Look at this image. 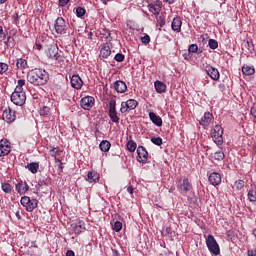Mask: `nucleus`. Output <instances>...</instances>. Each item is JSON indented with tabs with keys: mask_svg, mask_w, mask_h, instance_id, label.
<instances>
[{
	"mask_svg": "<svg viewBox=\"0 0 256 256\" xmlns=\"http://www.w3.org/2000/svg\"><path fill=\"white\" fill-rule=\"evenodd\" d=\"M27 81L35 86L47 85V81H49V73L44 69L35 68L27 74Z\"/></svg>",
	"mask_w": 256,
	"mask_h": 256,
	"instance_id": "nucleus-1",
	"label": "nucleus"
},
{
	"mask_svg": "<svg viewBox=\"0 0 256 256\" xmlns=\"http://www.w3.org/2000/svg\"><path fill=\"white\" fill-rule=\"evenodd\" d=\"M206 246L208 247V250L212 255H220L221 254V248H219V243H217V240H215V237L211 234H209L206 238Z\"/></svg>",
	"mask_w": 256,
	"mask_h": 256,
	"instance_id": "nucleus-2",
	"label": "nucleus"
},
{
	"mask_svg": "<svg viewBox=\"0 0 256 256\" xmlns=\"http://www.w3.org/2000/svg\"><path fill=\"white\" fill-rule=\"evenodd\" d=\"M109 110L108 115L112 123H119V115L117 114V101L112 99L108 104Z\"/></svg>",
	"mask_w": 256,
	"mask_h": 256,
	"instance_id": "nucleus-3",
	"label": "nucleus"
},
{
	"mask_svg": "<svg viewBox=\"0 0 256 256\" xmlns=\"http://www.w3.org/2000/svg\"><path fill=\"white\" fill-rule=\"evenodd\" d=\"M54 29L58 35H65V33H67V29H69V24L65 22L63 17H58L55 20Z\"/></svg>",
	"mask_w": 256,
	"mask_h": 256,
	"instance_id": "nucleus-4",
	"label": "nucleus"
},
{
	"mask_svg": "<svg viewBox=\"0 0 256 256\" xmlns=\"http://www.w3.org/2000/svg\"><path fill=\"white\" fill-rule=\"evenodd\" d=\"M212 139L216 145H223V127H221V125L214 126Z\"/></svg>",
	"mask_w": 256,
	"mask_h": 256,
	"instance_id": "nucleus-5",
	"label": "nucleus"
},
{
	"mask_svg": "<svg viewBox=\"0 0 256 256\" xmlns=\"http://www.w3.org/2000/svg\"><path fill=\"white\" fill-rule=\"evenodd\" d=\"M80 105L85 111H91L93 105H95V98L92 96L83 97L80 101Z\"/></svg>",
	"mask_w": 256,
	"mask_h": 256,
	"instance_id": "nucleus-6",
	"label": "nucleus"
},
{
	"mask_svg": "<svg viewBox=\"0 0 256 256\" xmlns=\"http://www.w3.org/2000/svg\"><path fill=\"white\" fill-rule=\"evenodd\" d=\"M11 101L12 103H14V105H18L19 107H21L25 105V101H27V95L25 93H21V94L12 93Z\"/></svg>",
	"mask_w": 256,
	"mask_h": 256,
	"instance_id": "nucleus-7",
	"label": "nucleus"
},
{
	"mask_svg": "<svg viewBox=\"0 0 256 256\" xmlns=\"http://www.w3.org/2000/svg\"><path fill=\"white\" fill-rule=\"evenodd\" d=\"M11 153V143L7 139L0 140V157H5Z\"/></svg>",
	"mask_w": 256,
	"mask_h": 256,
	"instance_id": "nucleus-8",
	"label": "nucleus"
},
{
	"mask_svg": "<svg viewBox=\"0 0 256 256\" xmlns=\"http://www.w3.org/2000/svg\"><path fill=\"white\" fill-rule=\"evenodd\" d=\"M137 161L139 163H145L149 157V153L147 152V150L145 149V147L143 146H138L137 148Z\"/></svg>",
	"mask_w": 256,
	"mask_h": 256,
	"instance_id": "nucleus-9",
	"label": "nucleus"
},
{
	"mask_svg": "<svg viewBox=\"0 0 256 256\" xmlns=\"http://www.w3.org/2000/svg\"><path fill=\"white\" fill-rule=\"evenodd\" d=\"M162 5L163 3H161L160 0H156L148 5V9L153 15H159V13H161Z\"/></svg>",
	"mask_w": 256,
	"mask_h": 256,
	"instance_id": "nucleus-10",
	"label": "nucleus"
},
{
	"mask_svg": "<svg viewBox=\"0 0 256 256\" xmlns=\"http://www.w3.org/2000/svg\"><path fill=\"white\" fill-rule=\"evenodd\" d=\"M180 193L182 195H187L191 189H193V185H191V182H189V178H184L182 183L179 186Z\"/></svg>",
	"mask_w": 256,
	"mask_h": 256,
	"instance_id": "nucleus-11",
	"label": "nucleus"
},
{
	"mask_svg": "<svg viewBox=\"0 0 256 256\" xmlns=\"http://www.w3.org/2000/svg\"><path fill=\"white\" fill-rule=\"evenodd\" d=\"M3 121L13 123L15 121V112L10 108L5 109L2 114Z\"/></svg>",
	"mask_w": 256,
	"mask_h": 256,
	"instance_id": "nucleus-12",
	"label": "nucleus"
},
{
	"mask_svg": "<svg viewBox=\"0 0 256 256\" xmlns=\"http://www.w3.org/2000/svg\"><path fill=\"white\" fill-rule=\"evenodd\" d=\"M72 231L75 233V235H81V233L85 231V222L83 220H79L76 223H73Z\"/></svg>",
	"mask_w": 256,
	"mask_h": 256,
	"instance_id": "nucleus-13",
	"label": "nucleus"
},
{
	"mask_svg": "<svg viewBox=\"0 0 256 256\" xmlns=\"http://www.w3.org/2000/svg\"><path fill=\"white\" fill-rule=\"evenodd\" d=\"M205 71L207 75L212 78L213 81H219L220 74L217 68L212 66H206Z\"/></svg>",
	"mask_w": 256,
	"mask_h": 256,
	"instance_id": "nucleus-14",
	"label": "nucleus"
},
{
	"mask_svg": "<svg viewBox=\"0 0 256 256\" xmlns=\"http://www.w3.org/2000/svg\"><path fill=\"white\" fill-rule=\"evenodd\" d=\"M208 181L210 185L217 187V185H221V174L217 172H213L208 176Z\"/></svg>",
	"mask_w": 256,
	"mask_h": 256,
	"instance_id": "nucleus-15",
	"label": "nucleus"
},
{
	"mask_svg": "<svg viewBox=\"0 0 256 256\" xmlns=\"http://www.w3.org/2000/svg\"><path fill=\"white\" fill-rule=\"evenodd\" d=\"M70 83H71V87H73V89H81L83 87V80L81 79V77L79 75H73L70 78Z\"/></svg>",
	"mask_w": 256,
	"mask_h": 256,
	"instance_id": "nucleus-16",
	"label": "nucleus"
},
{
	"mask_svg": "<svg viewBox=\"0 0 256 256\" xmlns=\"http://www.w3.org/2000/svg\"><path fill=\"white\" fill-rule=\"evenodd\" d=\"M99 179H101V176L93 170H90L86 177V181H88V183H99Z\"/></svg>",
	"mask_w": 256,
	"mask_h": 256,
	"instance_id": "nucleus-17",
	"label": "nucleus"
},
{
	"mask_svg": "<svg viewBox=\"0 0 256 256\" xmlns=\"http://www.w3.org/2000/svg\"><path fill=\"white\" fill-rule=\"evenodd\" d=\"M113 88L118 93H125L127 91V84L123 80H118L113 83Z\"/></svg>",
	"mask_w": 256,
	"mask_h": 256,
	"instance_id": "nucleus-18",
	"label": "nucleus"
},
{
	"mask_svg": "<svg viewBox=\"0 0 256 256\" xmlns=\"http://www.w3.org/2000/svg\"><path fill=\"white\" fill-rule=\"evenodd\" d=\"M211 121H213V114L205 112L204 116L200 120V125L203 127H209V125H211Z\"/></svg>",
	"mask_w": 256,
	"mask_h": 256,
	"instance_id": "nucleus-19",
	"label": "nucleus"
},
{
	"mask_svg": "<svg viewBox=\"0 0 256 256\" xmlns=\"http://www.w3.org/2000/svg\"><path fill=\"white\" fill-rule=\"evenodd\" d=\"M100 56L103 59H107L111 56V44L106 43L101 47Z\"/></svg>",
	"mask_w": 256,
	"mask_h": 256,
	"instance_id": "nucleus-20",
	"label": "nucleus"
},
{
	"mask_svg": "<svg viewBox=\"0 0 256 256\" xmlns=\"http://www.w3.org/2000/svg\"><path fill=\"white\" fill-rule=\"evenodd\" d=\"M149 119L154 125H156V127H161V125H163V119L155 114V112H149Z\"/></svg>",
	"mask_w": 256,
	"mask_h": 256,
	"instance_id": "nucleus-21",
	"label": "nucleus"
},
{
	"mask_svg": "<svg viewBox=\"0 0 256 256\" xmlns=\"http://www.w3.org/2000/svg\"><path fill=\"white\" fill-rule=\"evenodd\" d=\"M16 191L20 195H23L29 191V185L27 184V182H19L18 184H16Z\"/></svg>",
	"mask_w": 256,
	"mask_h": 256,
	"instance_id": "nucleus-22",
	"label": "nucleus"
},
{
	"mask_svg": "<svg viewBox=\"0 0 256 256\" xmlns=\"http://www.w3.org/2000/svg\"><path fill=\"white\" fill-rule=\"evenodd\" d=\"M59 54V48L57 45H51L47 50V57L54 59Z\"/></svg>",
	"mask_w": 256,
	"mask_h": 256,
	"instance_id": "nucleus-23",
	"label": "nucleus"
},
{
	"mask_svg": "<svg viewBox=\"0 0 256 256\" xmlns=\"http://www.w3.org/2000/svg\"><path fill=\"white\" fill-rule=\"evenodd\" d=\"M181 25H182L181 18L175 17L171 24L172 31H175L176 33L181 32Z\"/></svg>",
	"mask_w": 256,
	"mask_h": 256,
	"instance_id": "nucleus-24",
	"label": "nucleus"
},
{
	"mask_svg": "<svg viewBox=\"0 0 256 256\" xmlns=\"http://www.w3.org/2000/svg\"><path fill=\"white\" fill-rule=\"evenodd\" d=\"M242 73L247 76L255 75V66L244 64L242 66Z\"/></svg>",
	"mask_w": 256,
	"mask_h": 256,
	"instance_id": "nucleus-25",
	"label": "nucleus"
},
{
	"mask_svg": "<svg viewBox=\"0 0 256 256\" xmlns=\"http://www.w3.org/2000/svg\"><path fill=\"white\" fill-rule=\"evenodd\" d=\"M154 87L157 93H165V91H167V85H165V83L157 80L154 83Z\"/></svg>",
	"mask_w": 256,
	"mask_h": 256,
	"instance_id": "nucleus-26",
	"label": "nucleus"
},
{
	"mask_svg": "<svg viewBox=\"0 0 256 256\" xmlns=\"http://www.w3.org/2000/svg\"><path fill=\"white\" fill-rule=\"evenodd\" d=\"M39 201L37 199H30L28 204L25 206L26 211L31 213L34 209H37Z\"/></svg>",
	"mask_w": 256,
	"mask_h": 256,
	"instance_id": "nucleus-27",
	"label": "nucleus"
},
{
	"mask_svg": "<svg viewBox=\"0 0 256 256\" xmlns=\"http://www.w3.org/2000/svg\"><path fill=\"white\" fill-rule=\"evenodd\" d=\"M100 150L103 151V153H107L111 149V142L107 140H102L99 144Z\"/></svg>",
	"mask_w": 256,
	"mask_h": 256,
	"instance_id": "nucleus-28",
	"label": "nucleus"
},
{
	"mask_svg": "<svg viewBox=\"0 0 256 256\" xmlns=\"http://www.w3.org/2000/svg\"><path fill=\"white\" fill-rule=\"evenodd\" d=\"M26 168L30 170L33 173V175H35V173L39 171V163L31 162L30 164H27Z\"/></svg>",
	"mask_w": 256,
	"mask_h": 256,
	"instance_id": "nucleus-29",
	"label": "nucleus"
},
{
	"mask_svg": "<svg viewBox=\"0 0 256 256\" xmlns=\"http://www.w3.org/2000/svg\"><path fill=\"white\" fill-rule=\"evenodd\" d=\"M126 105H128V109L130 111H133V109H137V105H139V102L135 99H129L126 101Z\"/></svg>",
	"mask_w": 256,
	"mask_h": 256,
	"instance_id": "nucleus-30",
	"label": "nucleus"
},
{
	"mask_svg": "<svg viewBox=\"0 0 256 256\" xmlns=\"http://www.w3.org/2000/svg\"><path fill=\"white\" fill-rule=\"evenodd\" d=\"M248 199L251 203H256V186L248 192Z\"/></svg>",
	"mask_w": 256,
	"mask_h": 256,
	"instance_id": "nucleus-31",
	"label": "nucleus"
},
{
	"mask_svg": "<svg viewBox=\"0 0 256 256\" xmlns=\"http://www.w3.org/2000/svg\"><path fill=\"white\" fill-rule=\"evenodd\" d=\"M16 67L17 69H20L21 71H23V69L27 67V60L23 58H19L16 62Z\"/></svg>",
	"mask_w": 256,
	"mask_h": 256,
	"instance_id": "nucleus-32",
	"label": "nucleus"
},
{
	"mask_svg": "<svg viewBox=\"0 0 256 256\" xmlns=\"http://www.w3.org/2000/svg\"><path fill=\"white\" fill-rule=\"evenodd\" d=\"M126 147L130 153H135V150L137 149V143H135L133 140H130L127 142Z\"/></svg>",
	"mask_w": 256,
	"mask_h": 256,
	"instance_id": "nucleus-33",
	"label": "nucleus"
},
{
	"mask_svg": "<svg viewBox=\"0 0 256 256\" xmlns=\"http://www.w3.org/2000/svg\"><path fill=\"white\" fill-rule=\"evenodd\" d=\"M112 229L116 233H119V231H121V229H123V223L121 221H115L114 225H112Z\"/></svg>",
	"mask_w": 256,
	"mask_h": 256,
	"instance_id": "nucleus-34",
	"label": "nucleus"
},
{
	"mask_svg": "<svg viewBox=\"0 0 256 256\" xmlns=\"http://www.w3.org/2000/svg\"><path fill=\"white\" fill-rule=\"evenodd\" d=\"M2 191H4V193H11V191H13V187L11 186V184L5 182L2 183Z\"/></svg>",
	"mask_w": 256,
	"mask_h": 256,
	"instance_id": "nucleus-35",
	"label": "nucleus"
},
{
	"mask_svg": "<svg viewBox=\"0 0 256 256\" xmlns=\"http://www.w3.org/2000/svg\"><path fill=\"white\" fill-rule=\"evenodd\" d=\"M234 187L237 191H241L245 187V181L243 180H238L234 183Z\"/></svg>",
	"mask_w": 256,
	"mask_h": 256,
	"instance_id": "nucleus-36",
	"label": "nucleus"
},
{
	"mask_svg": "<svg viewBox=\"0 0 256 256\" xmlns=\"http://www.w3.org/2000/svg\"><path fill=\"white\" fill-rule=\"evenodd\" d=\"M214 159L216 161H223V159H225V153H223V151L215 152Z\"/></svg>",
	"mask_w": 256,
	"mask_h": 256,
	"instance_id": "nucleus-37",
	"label": "nucleus"
},
{
	"mask_svg": "<svg viewBox=\"0 0 256 256\" xmlns=\"http://www.w3.org/2000/svg\"><path fill=\"white\" fill-rule=\"evenodd\" d=\"M208 46L210 47V49L215 50L217 49V47H219V43L215 39H209Z\"/></svg>",
	"mask_w": 256,
	"mask_h": 256,
	"instance_id": "nucleus-38",
	"label": "nucleus"
},
{
	"mask_svg": "<svg viewBox=\"0 0 256 256\" xmlns=\"http://www.w3.org/2000/svg\"><path fill=\"white\" fill-rule=\"evenodd\" d=\"M85 13H87V10H85V8L78 6L76 8V16L77 17H83L85 15Z\"/></svg>",
	"mask_w": 256,
	"mask_h": 256,
	"instance_id": "nucleus-39",
	"label": "nucleus"
},
{
	"mask_svg": "<svg viewBox=\"0 0 256 256\" xmlns=\"http://www.w3.org/2000/svg\"><path fill=\"white\" fill-rule=\"evenodd\" d=\"M49 111H51V109L49 108V106H43L42 108H40V115H42L43 117L49 115Z\"/></svg>",
	"mask_w": 256,
	"mask_h": 256,
	"instance_id": "nucleus-40",
	"label": "nucleus"
},
{
	"mask_svg": "<svg viewBox=\"0 0 256 256\" xmlns=\"http://www.w3.org/2000/svg\"><path fill=\"white\" fill-rule=\"evenodd\" d=\"M9 70V65L7 63L0 62V75L6 73Z\"/></svg>",
	"mask_w": 256,
	"mask_h": 256,
	"instance_id": "nucleus-41",
	"label": "nucleus"
},
{
	"mask_svg": "<svg viewBox=\"0 0 256 256\" xmlns=\"http://www.w3.org/2000/svg\"><path fill=\"white\" fill-rule=\"evenodd\" d=\"M151 143L157 145L158 147H161V145H163V139H161V137L151 138Z\"/></svg>",
	"mask_w": 256,
	"mask_h": 256,
	"instance_id": "nucleus-42",
	"label": "nucleus"
},
{
	"mask_svg": "<svg viewBox=\"0 0 256 256\" xmlns=\"http://www.w3.org/2000/svg\"><path fill=\"white\" fill-rule=\"evenodd\" d=\"M30 200H31L30 197H28V196H23V197L21 198V200H20L21 206H22V207H25L26 205L29 204V201H30Z\"/></svg>",
	"mask_w": 256,
	"mask_h": 256,
	"instance_id": "nucleus-43",
	"label": "nucleus"
},
{
	"mask_svg": "<svg viewBox=\"0 0 256 256\" xmlns=\"http://www.w3.org/2000/svg\"><path fill=\"white\" fill-rule=\"evenodd\" d=\"M57 153H59V147H53L50 151H49V155L51 157H54L55 159H57Z\"/></svg>",
	"mask_w": 256,
	"mask_h": 256,
	"instance_id": "nucleus-44",
	"label": "nucleus"
},
{
	"mask_svg": "<svg viewBox=\"0 0 256 256\" xmlns=\"http://www.w3.org/2000/svg\"><path fill=\"white\" fill-rule=\"evenodd\" d=\"M114 59L117 61V63H123V61H125V55L117 53Z\"/></svg>",
	"mask_w": 256,
	"mask_h": 256,
	"instance_id": "nucleus-45",
	"label": "nucleus"
},
{
	"mask_svg": "<svg viewBox=\"0 0 256 256\" xmlns=\"http://www.w3.org/2000/svg\"><path fill=\"white\" fill-rule=\"evenodd\" d=\"M188 51L189 53H197V51H199V46H197V44H191Z\"/></svg>",
	"mask_w": 256,
	"mask_h": 256,
	"instance_id": "nucleus-46",
	"label": "nucleus"
},
{
	"mask_svg": "<svg viewBox=\"0 0 256 256\" xmlns=\"http://www.w3.org/2000/svg\"><path fill=\"white\" fill-rule=\"evenodd\" d=\"M141 41L144 45H149V43H151V37L148 34H145V36L141 38Z\"/></svg>",
	"mask_w": 256,
	"mask_h": 256,
	"instance_id": "nucleus-47",
	"label": "nucleus"
},
{
	"mask_svg": "<svg viewBox=\"0 0 256 256\" xmlns=\"http://www.w3.org/2000/svg\"><path fill=\"white\" fill-rule=\"evenodd\" d=\"M129 111V106L127 105V102H122L120 107L121 113H127Z\"/></svg>",
	"mask_w": 256,
	"mask_h": 256,
	"instance_id": "nucleus-48",
	"label": "nucleus"
},
{
	"mask_svg": "<svg viewBox=\"0 0 256 256\" xmlns=\"http://www.w3.org/2000/svg\"><path fill=\"white\" fill-rule=\"evenodd\" d=\"M157 19V23L160 27H163L165 25V17L163 15H160Z\"/></svg>",
	"mask_w": 256,
	"mask_h": 256,
	"instance_id": "nucleus-49",
	"label": "nucleus"
},
{
	"mask_svg": "<svg viewBox=\"0 0 256 256\" xmlns=\"http://www.w3.org/2000/svg\"><path fill=\"white\" fill-rule=\"evenodd\" d=\"M247 48H248V51H250V53L252 51H254V45H253V42H250V41H246V45H245Z\"/></svg>",
	"mask_w": 256,
	"mask_h": 256,
	"instance_id": "nucleus-50",
	"label": "nucleus"
},
{
	"mask_svg": "<svg viewBox=\"0 0 256 256\" xmlns=\"http://www.w3.org/2000/svg\"><path fill=\"white\" fill-rule=\"evenodd\" d=\"M55 61H57L58 63H63V61H65V57H63L62 55L56 54L55 56Z\"/></svg>",
	"mask_w": 256,
	"mask_h": 256,
	"instance_id": "nucleus-51",
	"label": "nucleus"
},
{
	"mask_svg": "<svg viewBox=\"0 0 256 256\" xmlns=\"http://www.w3.org/2000/svg\"><path fill=\"white\" fill-rule=\"evenodd\" d=\"M7 37V33L3 30V26H0V39H5Z\"/></svg>",
	"mask_w": 256,
	"mask_h": 256,
	"instance_id": "nucleus-52",
	"label": "nucleus"
},
{
	"mask_svg": "<svg viewBox=\"0 0 256 256\" xmlns=\"http://www.w3.org/2000/svg\"><path fill=\"white\" fill-rule=\"evenodd\" d=\"M13 93L21 94V93H25V91H23V88H21L19 86H16V88H15Z\"/></svg>",
	"mask_w": 256,
	"mask_h": 256,
	"instance_id": "nucleus-53",
	"label": "nucleus"
},
{
	"mask_svg": "<svg viewBox=\"0 0 256 256\" xmlns=\"http://www.w3.org/2000/svg\"><path fill=\"white\" fill-rule=\"evenodd\" d=\"M250 113H251L252 117H254V119H256V106L255 105L251 107Z\"/></svg>",
	"mask_w": 256,
	"mask_h": 256,
	"instance_id": "nucleus-54",
	"label": "nucleus"
},
{
	"mask_svg": "<svg viewBox=\"0 0 256 256\" xmlns=\"http://www.w3.org/2000/svg\"><path fill=\"white\" fill-rule=\"evenodd\" d=\"M24 85H25V80L24 79H20V80H18L16 87H21L23 89Z\"/></svg>",
	"mask_w": 256,
	"mask_h": 256,
	"instance_id": "nucleus-55",
	"label": "nucleus"
},
{
	"mask_svg": "<svg viewBox=\"0 0 256 256\" xmlns=\"http://www.w3.org/2000/svg\"><path fill=\"white\" fill-rule=\"evenodd\" d=\"M69 1H71V0H59L60 7H65V5H67V3H69Z\"/></svg>",
	"mask_w": 256,
	"mask_h": 256,
	"instance_id": "nucleus-56",
	"label": "nucleus"
},
{
	"mask_svg": "<svg viewBox=\"0 0 256 256\" xmlns=\"http://www.w3.org/2000/svg\"><path fill=\"white\" fill-rule=\"evenodd\" d=\"M55 161H56V163H59L58 168L61 169V171H63V162H61V160H59L57 158H55Z\"/></svg>",
	"mask_w": 256,
	"mask_h": 256,
	"instance_id": "nucleus-57",
	"label": "nucleus"
},
{
	"mask_svg": "<svg viewBox=\"0 0 256 256\" xmlns=\"http://www.w3.org/2000/svg\"><path fill=\"white\" fill-rule=\"evenodd\" d=\"M111 37V32L109 30L105 31L104 38L109 39Z\"/></svg>",
	"mask_w": 256,
	"mask_h": 256,
	"instance_id": "nucleus-58",
	"label": "nucleus"
},
{
	"mask_svg": "<svg viewBox=\"0 0 256 256\" xmlns=\"http://www.w3.org/2000/svg\"><path fill=\"white\" fill-rule=\"evenodd\" d=\"M248 256H256V249L248 250Z\"/></svg>",
	"mask_w": 256,
	"mask_h": 256,
	"instance_id": "nucleus-59",
	"label": "nucleus"
},
{
	"mask_svg": "<svg viewBox=\"0 0 256 256\" xmlns=\"http://www.w3.org/2000/svg\"><path fill=\"white\" fill-rule=\"evenodd\" d=\"M133 191H135V189L133 188V186H129L127 188V192L130 194V195H133Z\"/></svg>",
	"mask_w": 256,
	"mask_h": 256,
	"instance_id": "nucleus-60",
	"label": "nucleus"
},
{
	"mask_svg": "<svg viewBox=\"0 0 256 256\" xmlns=\"http://www.w3.org/2000/svg\"><path fill=\"white\" fill-rule=\"evenodd\" d=\"M66 256H75V252H73V250H68Z\"/></svg>",
	"mask_w": 256,
	"mask_h": 256,
	"instance_id": "nucleus-61",
	"label": "nucleus"
},
{
	"mask_svg": "<svg viewBox=\"0 0 256 256\" xmlns=\"http://www.w3.org/2000/svg\"><path fill=\"white\" fill-rule=\"evenodd\" d=\"M87 39H93V32H89V33H88Z\"/></svg>",
	"mask_w": 256,
	"mask_h": 256,
	"instance_id": "nucleus-62",
	"label": "nucleus"
},
{
	"mask_svg": "<svg viewBox=\"0 0 256 256\" xmlns=\"http://www.w3.org/2000/svg\"><path fill=\"white\" fill-rule=\"evenodd\" d=\"M165 3H169L170 5L174 3V0H163Z\"/></svg>",
	"mask_w": 256,
	"mask_h": 256,
	"instance_id": "nucleus-63",
	"label": "nucleus"
},
{
	"mask_svg": "<svg viewBox=\"0 0 256 256\" xmlns=\"http://www.w3.org/2000/svg\"><path fill=\"white\" fill-rule=\"evenodd\" d=\"M3 3H7V0H0V5H3Z\"/></svg>",
	"mask_w": 256,
	"mask_h": 256,
	"instance_id": "nucleus-64",
	"label": "nucleus"
}]
</instances>
